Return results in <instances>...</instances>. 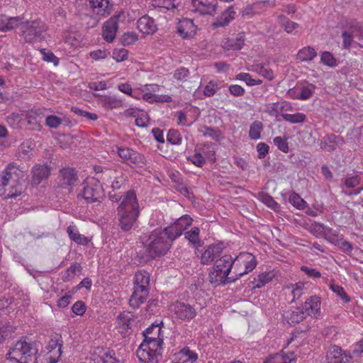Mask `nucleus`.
Here are the masks:
<instances>
[{"instance_id":"nucleus-1","label":"nucleus","mask_w":363,"mask_h":363,"mask_svg":"<svg viewBox=\"0 0 363 363\" xmlns=\"http://www.w3.org/2000/svg\"><path fill=\"white\" fill-rule=\"evenodd\" d=\"M145 339L137 350V356L145 363H157L159 324L152 323L144 332Z\"/></svg>"},{"instance_id":"nucleus-2","label":"nucleus","mask_w":363,"mask_h":363,"mask_svg":"<svg viewBox=\"0 0 363 363\" xmlns=\"http://www.w3.org/2000/svg\"><path fill=\"white\" fill-rule=\"evenodd\" d=\"M23 172L16 166L9 164L1 173V185L4 189L1 196L5 199L20 196L23 191Z\"/></svg>"},{"instance_id":"nucleus-3","label":"nucleus","mask_w":363,"mask_h":363,"mask_svg":"<svg viewBox=\"0 0 363 363\" xmlns=\"http://www.w3.org/2000/svg\"><path fill=\"white\" fill-rule=\"evenodd\" d=\"M235 265V258L230 255H224L216 259L208 275L210 282L215 286L235 282L236 280L231 279L235 278L233 273Z\"/></svg>"},{"instance_id":"nucleus-4","label":"nucleus","mask_w":363,"mask_h":363,"mask_svg":"<svg viewBox=\"0 0 363 363\" xmlns=\"http://www.w3.org/2000/svg\"><path fill=\"white\" fill-rule=\"evenodd\" d=\"M36 354L33 343L20 340L10 347L5 357L9 363H28Z\"/></svg>"},{"instance_id":"nucleus-5","label":"nucleus","mask_w":363,"mask_h":363,"mask_svg":"<svg viewBox=\"0 0 363 363\" xmlns=\"http://www.w3.org/2000/svg\"><path fill=\"white\" fill-rule=\"evenodd\" d=\"M150 291V276L147 272L140 271L134 277L133 292L129 300L130 307L138 308L147 299Z\"/></svg>"},{"instance_id":"nucleus-6","label":"nucleus","mask_w":363,"mask_h":363,"mask_svg":"<svg viewBox=\"0 0 363 363\" xmlns=\"http://www.w3.org/2000/svg\"><path fill=\"white\" fill-rule=\"evenodd\" d=\"M19 26L21 35L28 43L41 41L47 30L46 25L40 19L24 21L22 17V23Z\"/></svg>"},{"instance_id":"nucleus-7","label":"nucleus","mask_w":363,"mask_h":363,"mask_svg":"<svg viewBox=\"0 0 363 363\" xmlns=\"http://www.w3.org/2000/svg\"><path fill=\"white\" fill-rule=\"evenodd\" d=\"M61 347L60 337L57 335L52 337L43 351L36 357L35 363H57L62 354Z\"/></svg>"},{"instance_id":"nucleus-8","label":"nucleus","mask_w":363,"mask_h":363,"mask_svg":"<svg viewBox=\"0 0 363 363\" xmlns=\"http://www.w3.org/2000/svg\"><path fill=\"white\" fill-rule=\"evenodd\" d=\"M235 258V265L233 271L235 278H231L233 280L239 279L241 277L252 272L256 267L257 260L255 257L251 253H240Z\"/></svg>"},{"instance_id":"nucleus-9","label":"nucleus","mask_w":363,"mask_h":363,"mask_svg":"<svg viewBox=\"0 0 363 363\" xmlns=\"http://www.w3.org/2000/svg\"><path fill=\"white\" fill-rule=\"evenodd\" d=\"M102 196V187L99 182L94 177L87 178L82 184V189L79 196L87 202L98 201Z\"/></svg>"},{"instance_id":"nucleus-10","label":"nucleus","mask_w":363,"mask_h":363,"mask_svg":"<svg viewBox=\"0 0 363 363\" xmlns=\"http://www.w3.org/2000/svg\"><path fill=\"white\" fill-rule=\"evenodd\" d=\"M125 19V13L119 11L104 23L102 35L106 42L111 43L115 39L118 29V24L123 22Z\"/></svg>"},{"instance_id":"nucleus-11","label":"nucleus","mask_w":363,"mask_h":363,"mask_svg":"<svg viewBox=\"0 0 363 363\" xmlns=\"http://www.w3.org/2000/svg\"><path fill=\"white\" fill-rule=\"evenodd\" d=\"M159 233L155 230L151 235L143 238L144 250L142 252L141 259L148 262L159 255L158 241Z\"/></svg>"},{"instance_id":"nucleus-12","label":"nucleus","mask_w":363,"mask_h":363,"mask_svg":"<svg viewBox=\"0 0 363 363\" xmlns=\"http://www.w3.org/2000/svg\"><path fill=\"white\" fill-rule=\"evenodd\" d=\"M118 156L123 162L132 167H143L145 164L144 157L136 151L124 147H116Z\"/></svg>"},{"instance_id":"nucleus-13","label":"nucleus","mask_w":363,"mask_h":363,"mask_svg":"<svg viewBox=\"0 0 363 363\" xmlns=\"http://www.w3.org/2000/svg\"><path fill=\"white\" fill-rule=\"evenodd\" d=\"M121 201L118 208V213L139 214V206L135 193L129 191L121 197Z\"/></svg>"},{"instance_id":"nucleus-14","label":"nucleus","mask_w":363,"mask_h":363,"mask_svg":"<svg viewBox=\"0 0 363 363\" xmlns=\"http://www.w3.org/2000/svg\"><path fill=\"white\" fill-rule=\"evenodd\" d=\"M180 234L176 231L173 224L167 226L162 232H160V243L164 244V247H160V256L166 254L171 247L173 241H174Z\"/></svg>"},{"instance_id":"nucleus-15","label":"nucleus","mask_w":363,"mask_h":363,"mask_svg":"<svg viewBox=\"0 0 363 363\" xmlns=\"http://www.w3.org/2000/svg\"><path fill=\"white\" fill-rule=\"evenodd\" d=\"M223 250L222 244H212L203 251L200 257L201 264L209 265L221 255Z\"/></svg>"},{"instance_id":"nucleus-16","label":"nucleus","mask_w":363,"mask_h":363,"mask_svg":"<svg viewBox=\"0 0 363 363\" xmlns=\"http://www.w3.org/2000/svg\"><path fill=\"white\" fill-rule=\"evenodd\" d=\"M351 359L352 355L337 345L333 346L326 354L327 363H348Z\"/></svg>"},{"instance_id":"nucleus-17","label":"nucleus","mask_w":363,"mask_h":363,"mask_svg":"<svg viewBox=\"0 0 363 363\" xmlns=\"http://www.w3.org/2000/svg\"><path fill=\"white\" fill-rule=\"evenodd\" d=\"M320 305V298L318 296H312L306 300L302 307L307 316L318 319L321 315Z\"/></svg>"},{"instance_id":"nucleus-18","label":"nucleus","mask_w":363,"mask_h":363,"mask_svg":"<svg viewBox=\"0 0 363 363\" xmlns=\"http://www.w3.org/2000/svg\"><path fill=\"white\" fill-rule=\"evenodd\" d=\"M215 152L210 150V147L207 145H203L200 149V152L194 153L193 155L188 157V160L194 164L199 167H203L206 162V158H208L212 161H215L216 158L212 157L214 156Z\"/></svg>"},{"instance_id":"nucleus-19","label":"nucleus","mask_w":363,"mask_h":363,"mask_svg":"<svg viewBox=\"0 0 363 363\" xmlns=\"http://www.w3.org/2000/svg\"><path fill=\"white\" fill-rule=\"evenodd\" d=\"M172 311L181 320H191L196 316V310L189 304L176 302L172 305Z\"/></svg>"},{"instance_id":"nucleus-20","label":"nucleus","mask_w":363,"mask_h":363,"mask_svg":"<svg viewBox=\"0 0 363 363\" xmlns=\"http://www.w3.org/2000/svg\"><path fill=\"white\" fill-rule=\"evenodd\" d=\"M133 321V315L129 312L123 311L116 318V328L119 333L125 336L130 333V325Z\"/></svg>"},{"instance_id":"nucleus-21","label":"nucleus","mask_w":363,"mask_h":363,"mask_svg":"<svg viewBox=\"0 0 363 363\" xmlns=\"http://www.w3.org/2000/svg\"><path fill=\"white\" fill-rule=\"evenodd\" d=\"M177 32L184 38H192L196 34V26L191 19L185 18L177 24Z\"/></svg>"},{"instance_id":"nucleus-22","label":"nucleus","mask_w":363,"mask_h":363,"mask_svg":"<svg viewBox=\"0 0 363 363\" xmlns=\"http://www.w3.org/2000/svg\"><path fill=\"white\" fill-rule=\"evenodd\" d=\"M21 23V16L9 17L3 14L0 15V31L7 32L18 27Z\"/></svg>"},{"instance_id":"nucleus-23","label":"nucleus","mask_w":363,"mask_h":363,"mask_svg":"<svg viewBox=\"0 0 363 363\" xmlns=\"http://www.w3.org/2000/svg\"><path fill=\"white\" fill-rule=\"evenodd\" d=\"M245 38L242 33H239L235 38H224L222 47L227 50H240L243 48Z\"/></svg>"},{"instance_id":"nucleus-24","label":"nucleus","mask_w":363,"mask_h":363,"mask_svg":"<svg viewBox=\"0 0 363 363\" xmlns=\"http://www.w3.org/2000/svg\"><path fill=\"white\" fill-rule=\"evenodd\" d=\"M235 14L236 12L233 6L228 7L212 23V26L218 28L228 26L235 18Z\"/></svg>"},{"instance_id":"nucleus-25","label":"nucleus","mask_w":363,"mask_h":363,"mask_svg":"<svg viewBox=\"0 0 363 363\" xmlns=\"http://www.w3.org/2000/svg\"><path fill=\"white\" fill-rule=\"evenodd\" d=\"M138 28L143 33L152 34L157 30V27L152 18L148 16H145L138 20Z\"/></svg>"},{"instance_id":"nucleus-26","label":"nucleus","mask_w":363,"mask_h":363,"mask_svg":"<svg viewBox=\"0 0 363 363\" xmlns=\"http://www.w3.org/2000/svg\"><path fill=\"white\" fill-rule=\"evenodd\" d=\"M94 11L101 16H106L111 11L108 0H89Z\"/></svg>"},{"instance_id":"nucleus-27","label":"nucleus","mask_w":363,"mask_h":363,"mask_svg":"<svg viewBox=\"0 0 363 363\" xmlns=\"http://www.w3.org/2000/svg\"><path fill=\"white\" fill-rule=\"evenodd\" d=\"M193 6L196 11L201 14L213 15L216 9V4L201 0H192Z\"/></svg>"},{"instance_id":"nucleus-28","label":"nucleus","mask_w":363,"mask_h":363,"mask_svg":"<svg viewBox=\"0 0 363 363\" xmlns=\"http://www.w3.org/2000/svg\"><path fill=\"white\" fill-rule=\"evenodd\" d=\"M27 125L28 128L33 130H41V120L43 116L39 111H31L27 113L26 116Z\"/></svg>"},{"instance_id":"nucleus-29","label":"nucleus","mask_w":363,"mask_h":363,"mask_svg":"<svg viewBox=\"0 0 363 363\" xmlns=\"http://www.w3.org/2000/svg\"><path fill=\"white\" fill-rule=\"evenodd\" d=\"M126 115L132 116L135 118V124L138 127H146L149 123V116L143 111H139L135 108H130L126 111Z\"/></svg>"},{"instance_id":"nucleus-30","label":"nucleus","mask_w":363,"mask_h":363,"mask_svg":"<svg viewBox=\"0 0 363 363\" xmlns=\"http://www.w3.org/2000/svg\"><path fill=\"white\" fill-rule=\"evenodd\" d=\"M197 359L198 355L195 352L184 347L178 353L177 362L174 363H195Z\"/></svg>"},{"instance_id":"nucleus-31","label":"nucleus","mask_w":363,"mask_h":363,"mask_svg":"<svg viewBox=\"0 0 363 363\" xmlns=\"http://www.w3.org/2000/svg\"><path fill=\"white\" fill-rule=\"evenodd\" d=\"M62 38L64 43L73 50L82 47V38L77 33L66 31L64 33Z\"/></svg>"},{"instance_id":"nucleus-32","label":"nucleus","mask_w":363,"mask_h":363,"mask_svg":"<svg viewBox=\"0 0 363 363\" xmlns=\"http://www.w3.org/2000/svg\"><path fill=\"white\" fill-rule=\"evenodd\" d=\"M158 86L157 84H148L145 85L142 90L141 93H139L140 98H143L147 102L152 103L157 101V96L155 92L158 90Z\"/></svg>"},{"instance_id":"nucleus-33","label":"nucleus","mask_w":363,"mask_h":363,"mask_svg":"<svg viewBox=\"0 0 363 363\" xmlns=\"http://www.w3.org/2000/svg\"><path fill=\"white\" fill-rule=\"evenodd\" d=\"M121 229L128 231L132 228L136 221L138 215L136 213H118Z\"/></svg>"},{"instance_id":"nucleus-34","label":"nucleus","mask_w":363,"mask_h":363,"mask_svg":"<svg viewBox=\"0 0 363 363\" xmlns=\"http://www.w3.org/2000/svg\"><path fill=\"white\" fill-rule=\"evenodd\" d=\"M296 361V357L293 352L290 354L277 353L271 355L264 363H291Z\"/></svg>"},{"instance_id":"nucleus-35","label":"nucleus","mask_w":363,"mask_h":363,"mask_svg":"<svg viewBox=\"0 0 363 363\" xmlns=\"http://www.w3.org/2000/svg\"><path fill=\"white\" fill-rule=\"evenodd\" d=\"M67 232L69 238L77 244L85 245L89 242L88 238L80 234L75 225H70L68 226Z\"/></svg>"},{"instance_id":"nucleus-36","label":"nucleus","mask_w":363,"mask_h":363,"mask_svg":"<svg viewBox=\"0 0 363 363\" xmlns=\"http://www.w3.org/2000/svg\"><path fill=\"white\" fill-rule=\"evenodd\" d=\"M50 174V169L45 165H36L33 169V182L38 184Z\"/></svg>"},{"instance_id":"nucleus-37","label":"nucleus","mask_w":363,"mask_h":363,"mask_svg":"<svg viewBox=\"0 0 363 363\" xmlns=\"http://www.w3.org/2000/svg\"><path fill=\"white\" fill-rule=\"evenodd\" d=\"M100 104L106 109H115L122 106L123 101L114 96H105L100 99Z\"/></svg>"},{"instance_id":"nucleus-38","label":"nucleus","mask_w":363,"mask_h":363,"mask_svg":"<svg viewBox=\"0 0 363 363\" xmlns=\"http://www.w3.org/2000/svg\"><path fill=\"white\" fill-rule=\"evenodd\" d=\"M62 177V186L71 189L76 182V172L73 169H64L61 172Z\"/></svg>"},{"instance_id":"nucleus-39","label":"nucleus","mask_w":363,"mask_h":363,"mask_svg":"<svg viewBox=\"0 0 363 363\" xmlns=\"http://www.w3.org/2000/svg\"><path fill=\"white\" fill-rule=\"evenodd\" d=\"M291 105L287 102H283V103H273L269 104L266 106V110L265 112H267L268 114H269L272 116H277L279 113L280 111H282L284 110H288L291 109Z\"/></svg>"},{"instance_id":"nucleus-40","label":"nucleus","mask_w":363,"mask_h":363,"mask_svg":"<svg viewBox=\"0 0 363 363\" xmlns=\"http://www.w3.org/2000/svg\"><path fill=\"white\" fill-rule=\"evenodd\" d=\"M25 117V114L21 111L12 113L7 117L6 121L13 128H21L24 123Z\"/></svg>"},{"instance_id":"nucleus-41","label":"nucleus","mask_w":363,"mask_h":363,"mask_svg":"<svg viewBox=\"0 0 363 363\" xmlns=\"http://www.w3.org/2000/svg\"><path fill=\"white\" fill-rule=\"evenodd\" d=\"M317 56V52L310 46L301 49L297 54V59L301 62H307L313 60Z\"/></svg>"},{"instance_id":"nucleus-42","label":"nucleus","mask_w":363,"mask_h":363,"mask_svg":"<svg viewBox=\"0 0 363 363\" xmlns=\"http://www.w3.org/2000/svg\"><path fill=\"white\" fill-rule=\"evenodd\" d=\"M192 219L188 215H184L177 219L173 225L174 226L176 231H177L180 235H182V233L191 225Z\"/></svg>"},{"instance_id":"nucleus-43","label":"nucleus","mask_w":363,"mask_h":363,"mask_svg":"<svg viewBox=\"0 0 363 363\" xmlns=\"http://www.w3.org/2000/svg\"><path fill=\"white\" fill-rule=\"evenodd\" d=\"M316 86L313 84L308 83L306 85L299 86V99L301 101L309 99L314 94Z\"/></svg>"},{"instance_id":"nucleus-44","label":"nucleus","mask_w":363,"mask_h":363,"mask_svg":"<svg viewBox=\"0 0 363 363\" xmlns=\"http://www.w3.org/2000/svg\"><path fill=\"white\" fill-rule=\"evenodd\" d=\"M200 230L197 227L191 228L189 231L185 233V238L193 245L197 247L201 245V240L199 238Z\"/></svg>"},{"instance_id":"nucleus-45","label":"nucleus","mask_w":363,"mask_h":363,"mask_svg":"<svg viewBox=\"0 0 363 363\" xmlns=\"http://www.w3.org/2000/svg\"><path fill=\"white\" fill-rule=\"evenodd\" d=\"M307 315L304 313V310L301 306L296 308L295 310L292 311L289 315L287 316V318L291 320L293 323H298L303 321L304 319L307 318Z\"/></svg>"},{"instance_id":"nucleus-46","label":"nucleus","mask_w":363,"mask_h":363,"mask_svg":"<svg viewBox=\"0 0 363 363\" xmlns=\"http://www.w3.org/2000/svg\"><path fill=\"white\" fill-rule=\"evenodd\" d=\"M305 284L298 282L295 284H291L286 286V289H291V294L293 296L291 302L296 299H298L303 294Z\"/></svg>"},{"instance_id":"nucleus-47","label":"nucleus","mask_w":363,"mask_h":363,"mask_svg":"<svg viewBox=\"0 0 363 363\" xmlns=\"http://www.w3.org/2000/svg\"><path fill=\"white\" fill-rule=\"evenodd\" d=\"M252 70L253 72H257L258 74L262 76L263 77L267 79L269 81H272L274 78L273 71L269 68H267L264 65H255L253 66Z\"/></svg>"},{"instance_id":"nucleus-48","label":"nucleus","mask_w":363,"mask_h":363,"mask_svg":"<svg viewBox=\"0 0 363 363\" xmlns=\"http://www.w3.org/2000/svg\"><path fill=\"white\" fill-rule=\"evenodd\" d=\"M263 129V124L261 121H254L249 130V137L252 140H258L261 137V132Z\"/></svg>"},{"instance_id":"nucleus-49","label":"nucleus","mask_w":363,"mask_h":363,"mask_svg":"<svg viewBox=\"0 0 363 363\" xmlns=\"http://www.w3.org/2000/svg\"><path fill=\"white\" fill-rule=\"evenodd\" d=\"M283 119L291 123H301L306 121V116L303 113H296L294 114L282 113Z\"/></svg>"},{"instance_id":"nucleus-50","label":"nucleus","mask_w":363,"mask_h":363,"mask_svg":"<svg viewBox=\"0 0 363 363\" xmlns=\"http://www.w3.org/2000/svg\"><path fill=\"white\" fill-rule=\"evenodd\" d=\"M235 79L245 82L247 86L259 85L262 83L261 79H255L249 73L240 72L235 75Z\"/></svg>"},{"instance_id":"nucleus-51","label":"nucleus","mask_w":363,"mask_h":363,"mask_svg":"<svg viewBox=\"0 0 363 363\" xmlns=\"http://www.w3.org/2000/svg\"><path fill=\"white\" fill-rule=\"evenodd\" d=\"M258 197L262 203H264L270 208L276 210L279 208L278 203H277L273 197H272L269 194L265 192H260L258 194Z\"/></svg>"},{"instance_id":"nucleus-52","label":"nucleus","mask_w":363,"mask_h":363,"mask_svg":"<svg viewBox=\"0 0 363 363\" xmlns=\"http://www.w3.org/2000/svg\"><path fill=\"white\" fill-rule=\"evenodd\" d=\"M320 62L330 67H335L337 65V60L331 52L328 51L321 53Z\"/></svg>"},{"instance_id":"nucleus-53","label":"nucleus","mask_w":363,"mask_h":363,"mask_svg":"<svg viewBox=\"0 0 363 363\" xmlns=\"http://www.w3.org/2000/svg\"><path fill=\"white\" fill-rule=\"evenodd\" d=\"M342 236V235L339 234L337 230L327 226L323 238L335 245V244L337 243L338 240H340Z\"/></svg>"},{"instance_id":"nucleus-54","label":"nucleus","mask_w":363,"mask_h":363,"mask_svg":"<svg viewBox=\"0 0 363 363\" xmlns=\"http://www.w3.org/2000/svg\"><path fill=\"white\" fill-rule=\"evenodd\" d=\"M40 54L42 55L43 60L48 62H52L55 66L59 65V58L57 57L54 53L47 49H41L40 50Z\"/></svg>"},{"instance_id":"nucleus-55","label":"nucleus","mask_w":363,"mask_h":363,"mask_svg":"<svg viewBox=\"0 0 363 363\" xmlns=\"http://www.w3.org/2000/svg\"><path fill=\"white\" fill-rule=\"evenodd\" d=\"M272 279V276L270 273H262L257 276V278L255 279L256 284L254 286L255 288H262L265 284L269 283Z\"/></svg>"},{"instance_id":"nucleus-56","label":"nucleus","mask_w":363,"mask_h":363,"mask_svg":"<svg viewBox=\"0 0 363 363\" xmlns=\"http://www.w3.org/2000/svg\"><path fill=\"white\" fill-rule=\"evenodd\" d=\"M330 289L338 296H340V298L342 299L345 303L350 301V298L347 295L344 289L341 286L335 284H330Z\"/></svg>"},{"instance_id":"nucleus-57","label":"nucleus","mask_w":363,"mask_h":363,"mask_svg":"<svg viewBox=\"0 0 363 363\" xmlns=\"http://www.w3.org/2000/svg\"><path fill=\"white\" fill-rule=\"evenodd\" d=\"M167 139L169 143L173 145H179L182 142L180 133L174 129H171L169 130L167 135Z\"/></svg>"},{"instance_id":"nucleus-58","label":"nucleus","mask_w":363,"mask_h":363,"mask_svg":"<svg viewBox=\"0 0 363 363\" xmlns=\"http://www.w3.org/2000/svg\"><path fill=\"white\" fill-rule=\"evenodd\" d=\"M280 23L281 26L285 30V31L289 33H291L294 30L298 27V23L291 21L285 17L281 18Z\"/></svg>"},{"instance_id":"nucleus-59","label":"nucleus","mask_w":363,"mask_h":363,"mask_svg":"<svg viewBox=\"0 0 363 363\" xmlns=\"http://www.w3.org/2000/svg\"><path fill=\"white\" fill-rule=\"evenodd\" d=\"M327 226L323 223H314L311 225V233L316 237L324 238Z\"/></svg>"},{"instance_id":"nucleus-60","label":"nucleus","mask_w":363,"mask_h":363,"mask_svg":"<svg viewBox=\"0 0 363 363\" xmlns=\"http://www.w3.org/2000/svg\"><path fill=\"white\" fill-rule=\"evenodd\" d=\"M118 88L121 92L127 95H129L135 99H140V96L139 95L138 92L133 91L129 84H120L118 86Z\"/></svg>"},{"instance_id":"nucleus-61","label":"nucleus","mask_w":363,"mask_h":363,"mask_svg":"<svg viewBox=\"0 0 363 363\" xmlns=\"http://www.w3.org/2000/svg\"><path fill=\"white\" fill-rule=\"evenodd\" d=\"M101 360L103 363H121L122 362V359H119L113 350L106 352L101 357Z\"/></svg>"},{"instance_id":"nucleus-62","label":"nucleus","mask_w":363,"mask_h":363,"mask_svg":"<svg viewBox=\"0 0 363 363\" xmlns=\"http://www.w3.org/2000/svg\"><path fill=\"white\" fill-rule=\"evenodd\" d=\"M189 75V69L185 67H181L174 71L173 77L179 82H185L187 80Z\"/></svg>"},{"instance_id":"nucleus-63","label":"nucleus","mask_w":363,"mask_h":363,"mask_svg":"<svg viewBox=\"0 0 363 363\" xmlns=\"http://www.w3.org/2000/svg\"><path fill=\"white\" fill-rule=\"evenodd\" d=\"M138 40V35L135 32L125 33L121 37V42L125 45H129Z\"/></svg>"},{"instance_id":"nucleus-64","label":"nucleus","mask_w":363,"mask_h":363,"mask_svg":"<svg viewBox=\"0 0 363 363\" xmlns=\"http://www.w3.org/2000/svg\"><path fill=\"white\" fill-rule=\"evenodd\" d=\"M290 203L295 207L303 209L306 206V201L296 193L292 194L289 198Z\"/></svg>"}]
</instances>
